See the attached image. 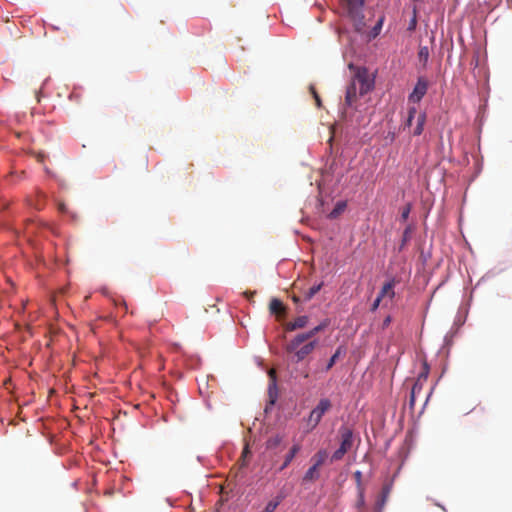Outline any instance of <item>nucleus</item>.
Listing matches in <instances>:
<instances>
[{
    "label": "nucleus",
    "mask_w": 512,
    "mask_h": 512,
    "mask_svg": "<svg viewBox=\"0 0 512 512\" xmlns=\"http://www.w3.org/2000/svg\"><path fill=\"white\" fill-rule=\"evenodd\" d=\"M327 457H328L327 451L325 449H320L313 455V457L311 458V462L314 465L321 467L325 463Z\"/></svg>",
    "instance_id": "obj_16"
},
{
    "label": "nucleus",
    "mask_w": 512,
    "mask_h": 512,
    "mask_svg": "<svg viewBox=\"0 0 512 512\" xmlns=\"http://www.w3.org/2000/svg\"><path fill=\"white\" fill-rule=\"evenodd\" d=\"M358 497L357 501L355 503V507L358 512H367L366 511V504H365V491L357 492Z\"/></svg>",
    "instance_id": "obj_18"
},
{
    "label": "nucleus",
    "mask_w": 512,
    "mask_h": 512,
    "mask_svg": "<svg viewBox=\"0 0 512 512\" xmlns=\"http://www.w3.org/2000/svg\"><path fill=\"white\" fill-rule=\"evenodd\" d=\"M341 354V348L339 347L335 353L331 356V358L329 359L326 367H325V371H329L336 363V361L338 360L339 356Z\"/></svg>",
    "instance_id": "obj_24"
},
{
    "label": "nucleus",
    "mask_w": 512,
    "mask_h": 512,
    "mask_svg": "<svg viewBox=\"0 0 512 512\" xmlns=\"http://www.w3.org/2000/svg\"><path fill=\"white\" fill-rule=\"evenodd\" d=\"M346 207L345 202H338L335 208L330 212V218H336L339 214H341Z\"/></svg>",
    "instance_id": "obj_23"
},
{
    "label": "nucleus",
    "mask_w": 512,
    "mask_h": 512,
    "mask_svg": "<svg viewBox=\"0 0 512 512\" xmlns=\"http://www.w3.org/2000/svg\"><path fill=\"white\" fill-rule=\"evenodd\" d=\"M416 114H417V109H416L415 106L410 107L408 109V117H407V119H406V121L404 123V128L405 127H410L412 125V121L415 118Z\"/></svg>",
    "instance_id": "obj_25"
},
{
    "label": "nucleus",
    "mask_w": 512,
    "mask_h": 512,
    "mask_svg": "<svg viewBox=\"0 0 512 512\" xmlns=\"http://www.w3.org/2000/svg\"><path fill=\"white\" fill-rule=\"evenodd\" d=\"M349 68L354 70V76L352 80H355L359 85V95L364 96L374 88V76L369 73L366 67H355L353 64H349Z\"/></svg>",
    "instance_id": "obj_2"
},
{
    "label": "nucleus",
    "mask_w": 512,
    "mask_h": 512,
    "mask_svg": "<svg viewBox=\"0 0 512 512\" xmlns=\"http://www.w3.org/2000/svg\"><path fill=\"white\" fill-rule=\"evenodd\" d=\"M317 345L318 341L316 339L308 341L303 335L297 334L287 343L285 350L287 353L293 354L296 362H300L310 355Z\"/></svg>",
    "instance_id": "obj_1"
},
{
    "label": "nucleus",
    "mask_w": 512,
    "mask_h": 512,
    "mask_svg": "<svg viewBox=\"0 0 512 512\" xmlns=\"http://www.w3.org/2000/svg\"><path fill=\"white\" fill-rule=\"evenodd\" d=\"M346 2L348 14L354 21L356 30L361 31L365 26L363 14L364 0H346Z\"/></svg>",
    "instance_id": "obj_4"
},
{
    "label": "nucleus",
    "mask_w": 512,
    "mask_h": 512,
    "mask_svg": "<svg viewBox=\"0 0 512 512\" xmlns=\"http://www.w3.org/2000/svg\"><path fill=\"white\" fill-rule=\"evenodd\" d=\"M312 93H313V96L315 98V101H316V104L318 107L321 106V100H320V97L318 96V94L316 93L315 89L313 87L310 88Z\"/></svg>",
    "instance_id": "obj_31"
},
{
    "label": "nucleus",
    "mask_w": 512,
    "mask_h": 512,
    "mask_svg": "<svg viewBox=\"0 0 512 512\" xmlns=\"http://www.w3.org/2000/svg\"><path fill=\"white\" fill-rule=\"evenodd\" d=\"M382 23H383V18H381V19L377 22V24H376V25H375V27H374V30H375V31L380 30V29H381V27H382Z\"/></svg>",
    "instance_id": "obj_34"
},
{
    "label": "nucleus",
    "mask_w": 512,
    "mask_h": 512,
    "mask_svg": "<svg viewBox=\"0 0 512 512\" xmlns=\"http://www.w3.org/2000/svg\"><path fill=\"white\" fill-rule=\"evenodd\" d=\"M414 4L418 5L419 3H422L423 0H413Z\"/></svg>",
    "instance_id": "obj_36"
},
{
    "label": "nucleus",
    "mask_w": 512,
    "mask_h": 512,
    "mask_svg": "<svg viewBox=\"0 0 512 512\" xmlns=\"http://www.w3.org/2000/svg\"><path fill=\"white\" fill-rule=\"evenodd\" d=\"M308 323V317L307 316H299L294 321L288 322L285 325V329L287 331H294L297 329L304 328Z\"/></svg>",
    "instance_id": "obj_10"
},
{
    "label": "nucleus",
    "mask_w": 512,
    "mask_h": 512,
    "mask_svg": "<svg viewBox=\"0 0 512 512\" xmlns=\"http://www.w3.org/2000/svg\"><path fill=\"white\" fill-rule=\"evenodd\" d=\"M318 466L312 464V466L305 472L303 480L306 482H315L320 478Z\"/></svg>",
    "instance_id": "obj_12"
},
{
    "label": "nucleus",
    "mask_w": 512,
    "mask_h": 512,
    "mask_svg": "<svg viewBox=\"0 0 512 512\" xmlns=\"http://www.w3.org/2000/svg\"><path fill=\"white\" fill-rule=\"evenodd\" d=\"M299 451H300V445L299 444L293 445L291 447V449L289 450L288 454L285 456V460L279 470L280 471L284 470L292 462V460L294 459V457L296 456V454Z\"/></svg>",
    "instance_id": "obj_14"
},
{
    "label": "nucleus",
    "mask_w": 512,
    "mask_h": 512,
    "mask_svg": "<svg viewBox=\"0 0 512 512\" xmlns=\"http://www.w3.org/2000/svg\"><path fill=\"white\" fill-rule=\"evenodd\" d=\"M254 294H255V292H245V293H244V295H245L248 299L252 298V297L254 296Z\"/></svg>",
    "instance_id": "obj_35"
},
{
    "label": "nucleus",
    "mask_w": 512,
    "mask_h": 512,
    "mask_svg": "<svg viewBox=\"0 0 512 512\" xmlns=\"http://www.w3.org/2000/svg\"><path fill=\"white\" fill-rule=\"evenodd\" d=\"M409 213H410V206H407L404 208V210L402 211V214H401V217L403 220H407L408 216H409Z\"/></svg>",
    "instance_id": "obj_32"
},
{
    "label": "nucleus",
    "mask_w": 512,
    "mask_h": 512,
    "mask_svg": "<svg viewBox=\"0 0 512 512\" xmlns=\"http://www.w3.org/2000/svg\"><path fill=\"white\" fill-rule=\"evenodd\" d=\"M327 326H328V321L325 320V321L321 322L319 325H317L316 327H314L313 329H311L307 332L299 333L298 335H303L305 337V339H307V340H313L312 338H314V336L317 333L323 331Z\"/></svg>",
    "instance_id": "obj_13"
},
{
    "label": "nucleus",
    "mask_w": 512,
    "mask_h": 512,
    "mask_svg": "<svg viewBox=\"0 0 512 512\" xmlns=\"http://www.w3.org/2000/svg\"><path fill=\"white\" fill-rule=\"evenodd\" d=\"M389 494H390V486L385 485L382 488L381 494L379 495V497L377 498V500L374 504V512H382V510L386 504V501L388 499Z\"/></svg>",
    "instance_id": "obj_8"
},
{
    "label": "nucleus",
    "mask_w": 512,
    "mask_h": 512,
    "mask_svg": "<svg viewBox=\"0 0 512 512\" xmlns=\"http://www.w3.org/2000/svg\"><path fill=\"white\" fill-rule=\"evenodd\" d=\"M429 48L427 46H421L418 51V59L419 62L423 64V66H426L428 59H429Z\"/></svg>",
    "instance_id": "obj_19"
},
{
    "label": "nucleus",
    "mask_w": 512,
    "mask_h": 512,
    "mask_svg": "<svg viewBox=\"0 0 512 512\" xmlns=\"http://www.w3.org/2000/svg\"><path fill=\"white\" fill-rule=\"evenodd\" d=\"M280 502H281L280 498L269 501L262 512H274L276 510V508L278 507V505L280 504Z\"/></svg>",
    "instance_id": "obj_26"
},
{
    "label": "nucleus",
    "mask_w": 512,
    "mask_h": 512,
    "mask_svg": "<svg viewBox=\"0 0 512 512\" xmlns=\"http://www.w3.org/2000/svg\"><path fill=\"white\" fill-rule=\"evenodd\" d=\"M428 89L427 81L423 78H419L413 91L409 95V101L418 103L424 97Z\"/></svg>",
    "instance_id": "obj_6"
},
{
    "label": "nucleus",
    "mask_w": 512,
    "mask_h": 512,
    "mask_svg": "<svg viewBox=\"0 0 512 512\" xmlns=\"http://www.w3.org/2000/svg\"><path fill=\"white\" fill-rule=\"evenodd\" d=\"M354 479L356 482L357 492L365 491V488L362 484V472L361 471L354 472Z\"/></svg>",
    "instance_id": "obj_27"
},
{
    "label": "nucleus",
    "mask_w": 512,
    "mask_h": 512,
    "mask_svg": "<svg viewBox=\"0 0 512 512\" xmlns=\"http://www.w3.org/2000/svg\"><path fill=\"white\" fill-rule=\"evenodd\" d=\"M382 299H380L378 296L377 298L374 300L373 304H372V307H371V311H376L381 303Z\"/></svg>",
    "instance_id": "obj_30"
},
{
    "label": "nucleus",
    "mask_w": 512,
    "mask_h": 512,
    "mask_svg": "<svg viewBox=\"0 0 512 512\" xmlns=\"http://www.w3.org/2000/svg\"><path fill=\"white\" fill-rule=\"evenodd\" d=\"M428 373H429V369H428L427 364L425 363L424 370L419 374L417 379L421 378V382H423V384H424L428 378Z\"/></svg>",
    "instance_id": "obj_28"
},
{
    "label": "nucleus",
    "mask_w": 512,
    "mask_h": 512,
    "mask_svg": "<svg viewBox=\"0 0 512 512\" xmlns=\"http://www.w3.org/2000/svg\"><path fill=\"white\" fill-rule=\"evenodd\" d=\"M282 440L283 437L279 434L271 436L266 442L267 448L274 449L278 447L281 444Z\"/></svg>",
    "instance_id": "obj_21"
},
{
    "label": "nucleus",
    "mask_w": 512,
    "mask_h": 512,
    "mask_svg": "<svg viewBox=\"0 0 512 512\" xmlns=\"http://www.w3.org/2000/svg\"><path fill=\"white\" fill-rule=\"evenodd\" d=\"M269 377L271 379V384H270L269 390L271 391L272 387L275 388V386H276V372L274 369H271L269 371Z\"/></svg>",
    "instance_id": "obj_29"
},
{
    "label": "nucleus",
    "mask_w": 512,
    "mask_h": 512,
    "mask_svg": "<svg viewBox=\"0 0 512 512\" xmlns=\"http://www.w3.org/2000/svg\"><path fill=\"white\" fill-rule=\"evenodd\" d=\"M293 301H294V302H298V301H299V298H298V297H296V296H294V297H293Z\"/></svg>",
    "instance_id": "obj_37"
},
{
    "label": "nucleus",
    "mask_w": 512,
    "mask_h": 512,
    "mask_svg": "<svg viewBox=\"0 0 512 512\" xmlns=\"http://www.w3.org/2000/svg\"><path fill=\"white\" fill-rule=\"evenodd\" d=\"M269 310L272 314L280 315L285 312V307L279 299L273 298L270 301Z\"/></svg>",
    "instance_id": "obj_17"
},
{
    "label": "nucleus",
    "mask_w": 512,
    "mask_h": 512,
    "mask_svg": "<svg viewBox=\"0 0 512 512\" xmlns=\"http://www.w3.org/2000/svg\"><path fill=\"white\" fill-rule=\"evenodd\" d=\"M358 97H361L359 95V85L355 80H352L346 89L345 104L352 106L357 101Z\"/></svg>",
    "instance_id": "obj_7"
},
{
    "label": "nucleus",
    "mask_w": 512,
    "mask_h": 512,
    "mask_svg": "<svg viewBox=\"0 0 512 512\" xmlns=\"http://www.w3.org/2000/svg\"><path fill=\"white\" fill-rule=\"evenodd\" d=\"M340 436V446L339 448L332 454L331 462L341 460L344 455L349 452L353 447V431L348 426H341L339 429Z\"/></svg>",
    "instance_id": "obj_3"
},
{
    "label": "nucleus",
    "mask_w": 512,
    "mask_h": 512,
    "mask_svg": "<svg viewBox=\"0 0 512 512\" xmlns=\"http://www.w3.org/2000/svg\"><path fill=\"white\" fill-rule=\"evenodd\" d=\"M332 407L331 401L323 398L319 401L317 406L310 412L308 417V425L310 430L314 429L321 421L323 415Z\"/></svg>",
    "instance_id": "obj_5"
},
{
    "label": "nucleus",
    "mask_w": 512,
    "mask_h": 512,
    "mask_svg": "<svg viewBox=\"0 0 512 512\" xmlns=\"http://www.w3.org/2000/svg\"><path fill=\"white\" fill-rule=\"evenodd\" d=\"M323 283H319L317 285L311 286L305 293H304V300L308 301L311 300L322 288Z\"/></svg>",
    "instance_id": "obj_20"
},
{
    "label": "nucleus",
    "mask_w": 512,
    "mask_h": 512,
    "mask_svg": "<svg viewBox=\"0 0 512 512\" xmlns=\"http://www.w3.org/2000/svg\"><path fill=\"white\" fill-rule=\"evenodd\" d=\"M391 321H392L391 316H387V317L383 320L382 327H383V328H387V327L390 325Z\"/></svg>",
    "instance_id": "obj_33"
},
{
    "label": "nucleus",
    "mask_w": 512,
    "mask_h": 512,
    "mask_svg": "<svg viewBox=\"0 0 512 512\" xmlns=\"http://www.w3.org/2000/svg\"><path fill=\"white\" fill-rule=\"evenodd\" d=\"M426 123V113L421 112L417 115L416 126L413 129V136H420L424 131V125Z\"/></svg>",
    "instance_id": "obj_11"
},
{
    "label": "nucleus",
    "mask_w": 512,
    "mask_h": 512,
    "mask_svg": "<svg viewBox=\"0 0 512 512\" xmlns=\"http://www.w3.org/2000/svg\"><path fill=\"white\" fill-rule=\"evenodd\" d=\"M422 389H423V382H421V378H420V379L416 380V382L414 383V385L411 389L410 401H409L411 407L414 406L416 397L421 393Z\"/></svg>",
    "instance_id": "obj_15"
},
{
    "label": "nucleus",
    "mask_w": 512,
    "mask_h": 512,
    "mask_svg": "<svg viewBox=\"0 0 512 512\" xmlns=\"http://www.w3.org/2000/svg\"><path fill=\"white\" fill-rule=\"evenodd\" d=\"M394 286H395V280H391L387 283H385L380 290L378 297L380 299H384L385 297H388L390 300H392L395 296L394 292Z\"/></svg>",
    "instance_id": "obj_9"
},
{
    "label": "nucleus",
    "mask_w": 512,
    "mask_h": 512,
    "mask_svg": "<svg viewBox=\"0 0 512 512\" xmlns=\"http://www.w3.org/2000/svg\"><path fill=\"white\" fill-rule=\"evenodd\" d=\"M418 5L416 4H413V7H412V18L409 22V25H408V30L409 31H414L416 26H417V14H418Z\"/></svg>",
    "instance_id": "obj_22"
}]
</instances>
